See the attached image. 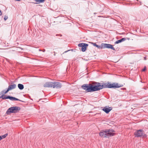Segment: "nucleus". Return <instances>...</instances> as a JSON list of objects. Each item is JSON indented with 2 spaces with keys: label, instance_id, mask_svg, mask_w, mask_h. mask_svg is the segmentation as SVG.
<instances>
[{
  "label": "nucleus",
  "instance_id": "2eb2a0df",
  "mask_svg": "<svg viewBox=\"0 0 148 148\" xmlns=\"http://www.w3.org/2000/svg\"><path fill=\"white\" fill-rule=\"evenodd\" d=\"M18 87L20 90H22L24 88L23 85L21 84H18Z\"/></svg>",
  "mask_w": 148,
  "mask_h": 148
},
{
  "label": "nucleus",
  "instance_id": "9b49d317",
  "mask_svg": "<svg viewBox=\"0 0 148 148\" xmlns=\"http://www.w3.org/2000/svg\"><path fill=\"white\" fill-rule=\"evenodd\" d=\"M7 98H8V99H9L10 100H12V101H14V100L18 101V100H19L18 99H17L16 98H15L14 97H10V96H8V97Z\"/></svg>",
  "mask_w": 148,
  "mask_h": 148
},
{
  "label": "nucleus",
  "instance_id": "f03ea898",
  "mask_svg": "<svg viewBox=\"0 0 148 148\" xmlns=\"http://www.w3.org/2000/svg\"><path fill=\"white\" fill-rule=\"evenodd\" d=\"M115 131L112 129L101 130L99 133V136L101 138L108 137L115 135Z\"/></svg>",
  "mask_w": 148,
  "mask_h": 148
},
{
  "label": "nucleus",
  "instance_id": "4468645a",
  "mask_svg": "<svg viewBox=\"0 0 148 148\" xmlns=\"http://www.w3.org/2000/svg\"><path fill=\"white\" fill-rule=\"evenodd\" d=\"M1 96L0 97V99L2 98V99H8V96H6L4 94L1 95Z\"/></svg>",
  "mask_w": 148,
  "mask_h": 148
},
{
  "label": "nucleus",
  "instance_id": "423d86ee",
  "mask_svg": "<svg viewBox=\"0 0 148 148\" xmlns=\"http://www.w3.org/2000/svg\"><path fill=\"white\" fill-rule=\"evenodd\" d=\"M144 134V132L143 130H137L135 132L134 134L136 137H140L142 136Z\"/></svg>",
  "mask_w": 148,
  "mask_h": 148
},
{
  "label": "nucleus",
  "instance_id": "6e6552de",
  "mask_svg": "<svg viewBox=\"0 0 148 148\" xmlns=\"http://www.w3.org/2000/svg\"><path fill=\"white\" fill-rule=\"evenodd\" d=\"M102 46L103 48H110L112 49L115 50L114 48L113 47L112 45L110 44L102 43Z\"/></svg>",
  "mask_w": 148,
  "mask_h": 148
},
{
  "label": "nucleus",
  "instance_id": "1a4fd4ad",
  "mask_svg": "<svg viewBox=\"0 0 148 148\" xmlns=\"http://www.w3.org/2000/svg\"><path fill=\"white\" fill-rule=\"evenodd\" d=\"M112 109L111 107L108 108L107 107H105L103 109V110L107 113H108Z\"/></svg>",
  "mask_w": 148,
  "mask_h": 148
},
{
  "label": "nucleus",
  "instance_id": "412c9836",
  "mask_svg": "<svg viewBox=\"0 0 148 148\" xmlns=\"http://www.w3.org/2000/svg\"><path fill=\"white\" fill-rule=\"evenodd\" d=\"M91 43L94 46L97 47V45L96 44V43L92 42Z\"/></svg>",
  "mask_w": 148,
  "mask_h": 148
},
{
  "label": "nucleus",
  "instance_id": "4be33fe9",
  "mask_svg": "<svg viewBox=\"0 0 148 148\" xmlns=\"http://www.w3.org/2000/svg\"><path fill=\"white\" fill-rule=\"evenodd\" d=\"M8 18V17L7 16H5L4 18V19L5 21H6Z\"/></svg>",
  "mask_w": 148,
  "mask_h": 148
},
{
  "label": "nucleus",
  "instance_id": "b1692460",
  "mask_svg": "<svg viewBox=\"0 0 148 148\" xmlns=\"http://www.w3.org/2000/svg\"><path fill=\"white\" fill-rule=\"evenodd\" d=\"M144 59L145 60H146V57H144Z\"/></svg>",
  "mask_w": 148,
  "mask_h": 148
},
{
  "label": "nucleus",
  "instance_id": "dca6fc26",
  "mask_svg": "<svg viewBox=\"0 0 148 148\" xmlns=\"http://www.w3.org/2000/svg\"><path fill=\"white\" fill-rule=\"evenodd\" d=\"M9 91H8V89L6 91H5L4 90H3L0 93V95H3V94H4L5 95L6 93H7Z\"/></svg>",
  "mask_w": 148,
  "mask_h": 148
},
{
  "label": "nucleus",
  "instance_id": "7ed1b4c3",
  "mask_svg": "<svg viewBox=\"0 0 148 148\" xmlns=\"http://www.w3.org/2000/svg\"><path fill=\"white\" fill-rule=\"evenodd\" d=\"M45 87H53V88H60L61 87V83L58 82H47L43 85Z\"/></svg>",
  "mask_w": 148,
  "mask_h": 148
},
{
  "label": "nucleus",
  "instance_id": "aec40b11",
  "mask_svg": "<svg viewBox=\"0 0 148 148\" xmlns=\"http://www.w3.org/2000/svg\"><path fill=\"white\" fill-rule=\"evenodd\" d=\"M102 44H101L100 46L97 45L96 47L99 49H102V48H103V47L102 46Z\"/></svg>",
  "mask_w": 148,
  "mask_h": 148
},
{
  "label": "nucleus",
  "instance_id": "5701e85b",
  "mask_svg": "<svg viewBox=\"0 0 148 148\" xmlns=\"http://www.w3.org/2000/svg\"><path fill=\"white\" fill-rule=\"evenodd\" d=\"M146 70V67L145 66L144 67L143 69L142 70L143 71H145Z\"/></svg>",
  "mask_w": 148,
  "mask_h": 148
},
{
  "label": "nucleus",
  "instance_id": "9d476101",
  "mask_svg": "<svg viewBox=\"0 0 148 148\" xmlns=\"http://www.w3.org/2000/svg\"><path fill=\"white\" fill-rule=\"evenodd\" d=\"M16 87V85L15 84H13L12 85H10L8 86V91H10L12 89H14Z\"/></svg>",
  "mask_w": 148,
  "mask_h": 148
},
{
  "label": "nucleus",
  "instance_id": "ddd939ff",
  "mask_svg": "<svg viewBox=\"0 0 148 148\" xmlns=\"http://www.w3.org/2000/svg\"><path fill=\"white\" fill-rule=\"evenodd\" d=\"M125 40V38H123L120 40H117L115 42V44H118L119 43L121 42L124 41Z\"/></svg>",
  "mask_w": 148,
  "mask_h": 148
},
{
  "label": "nucleus",
  "instance_id": "6ab92c4d",
  "mask_svg": "<svg viewBox=\"0 0 148 148\" xmlns=\"http://www.w3.org/2000/svg\"><path fill=\"white\" fill-rule=\"evenodd\" d=\"M8 136V134H6L0 136V140H1L2 139L4 138H5Z\"/></svg>",
  "mask_w": 148,
  "mask_h": 148
},
{
  "label": "nucleus",
  "instance_id": "f8f14e48",
  "mask_svg": "<svg viewBox=\"0 0 148 148\" xmlns=\"http://www.w3.org/2000/svg\"><path fill=\"white\" fill-rule=\"evenodd\" d=\"M35 3H34L36 4H39L41 3H43L45 0H34Z\"/></svg>",
  "mask_w": 148,
  "mask_h": 148
},
{
  "label": "nucleus",
  "instance_id": "393cba45",
  "mask_svg": "<svg viewBox=\"0 0 148 148\" xmlns=\"http://www.w3.org/2000/svg\"><path fill=\"white\" fill-rule=\"evenodd\" d=\"M1 11L0 10V15H1Z\"/></svg>",
  "mask_w": 148,
  "mask_h": 148
},
{
  "label": "nucleus",
  "instance_id": "f257e3e1",
  "mask_svg": "<svg viewBox=\"0 0 148 148\" xmlns=\"http://www.w3.org/2000/svg\"><path fill=\"white\" fill-rule=\"evenodd\" d=\"M123 86L122 84H119L117 83L111 84L108 82L103 83V84L99 83H93L91 84L92 91H96L104 88H116Z\"/></svg>",
  "mask_w": 148,
  "mask_h": 148
},
{
  "label": "nucleus",
  "instance_id": "a211bd4d",
  "mask_svg": "<svg viewBox=\"0 0 148 148\" xmlns=\"http://www.w3.org/2000/svg\"><path fill=\"white\" fill-rule=\"evenodd\" d=\"M8 136V134H6L0 136V140H1L2 139L4 138H5Z\"/></svg>",
  "mask_w": 148,
  "mask_h": 148
},
{
  "label": "nucleus",
  "instance_id": "39448f33",
  "mask_svg": "<svg viewBox=\"0 0 148 148\" xmlns=\"http://www.w3.org/2000/svg\"><path fill=\"white\" fill-rule=\"evenodd\" d=\"M82 88L85 90L87 92H91L92 91L91 84H84L82 86Z\"/></svg>",
  "mask_w": 148,
  "mask_h": 148
},
{
  "label": "nucleus",
  "instance_id": "f3484780",
  "mask_svg": "<svg viewBox=\"0 0 148 148\" xmlns=\"http://www.w3.org/2000/svg\"><path fill=\"white\" fill-rule=\"evenodd\" d=\"M8 136V134H6L0 136V140H1L2 139L4 138H5Z\"/></svg>",
  "mask_w": 148,
  "mask_h": 148
},
{
  "label": "nucleus",
  "instance_id": "0eeeda50",
  "mask_svg": "<svg viewBox=\"0 0 148 148\" xmlns=\"http://www.w3.org/2000/svg\"><path fill=\"white\" fill-rule=\"evenodd\" d=\"M88 46V44L84 43H80L78 45L79 47H82V51L83 52H84L86 50V47Z\"/></svg>",
  "mask_w": 148,
  "mask_h": 148
},
{
  "label": "nucleus",
  "instance_id": "20e7f679",
  "mask_svg": "<svg viewBox=\"0 0 148 148\" xmlns=\"http://www.w3.org/2000/svg\"><path fill=\"white\" fill-rule=\"evenodd\" d=\"M20 110L19 107L15 106L9 108L6 112V113L8 114L10 113H16Z\"/></svg>",
  "mask_w": 148,
  "mask_h": 148
}]
</instances>
